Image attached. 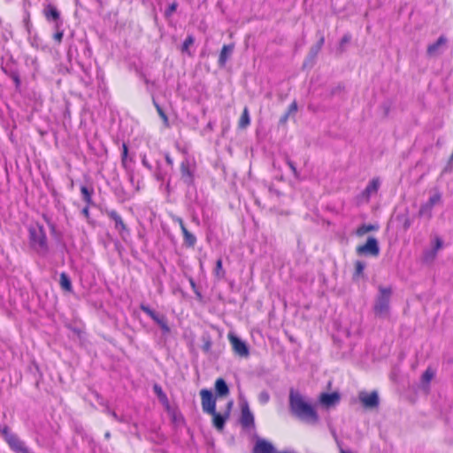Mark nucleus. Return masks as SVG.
I'll return each instance as SVG.
<instances>
[{"label":"nucleus","instance_id":"nucleus-33","mask_svg":"<svg viewBox=\"0 0 453 453\" xmlns=\"http://www.w3.org/2000/svg\"><path fill=\"white\" fill-rule=\"evenodd\" d=\"M194 43V39L192 36H188L183 42L182 51H188L189 47Z\"/></svg>","mask_w":453,"mask_h":453},{"label":"nucleus","instance_id":"nucleus-8","mask_svg":"<svg viewBox=\"0 0 453 453\" xmlns=\"http://www.w3.org/2000/svg\"><path fill=\"white\" fill-rule=\"evenodd\" d=\"M232 406H233V402H229L227 403L226 409L224 412H218V411H214V413L209 414L212 417V424L217 430H219V431L223 430L226 421L229 418L230 411L232 409Z\"/></svg>","mask_w":453,"mask_h":453},{"label":"nucleus","instance_id":"nucleus-44","mask_svg":"<svg viewBox=\"0 0 453 453\" xmlns=\"http://www.w3.org/2000/svg\"><path fill=\"white\" fill-rule=\"evenodd\" d=\"M161 118L163 119L165 124L167 126L168 125V119H167V117L165 114H164L163 116H161Z\"/></svg>","mask_w":453,"mask_h":453},{"label":"nucleus","instance_id":"nucleus-26","mask_svg":"<svg viewBox=\"0 0 453 453\" xmlns=\"http://www.w3.org/2000/svg\"><path fill=\"white\" fill-rule=\"evenodd\" d=\"M435 375L432 368H427L422 375L421 380L424 385H428Z\"/></svg>","mask_w":453,"mask_h":453},{"label":"nucleus","instance_id":"nucleus-41","mask_svg":"<svg viewBox=\"0 0 453 453\" xmlns=\"http://www.w3.org/2000/svg\"><path fill=\"white\" fill-rule=\"evenodd\" d=\"M288 165H289L290 169L292 170V172H293L294 175H295L296 177H297L298 173H297V171H296V168L295 165H294L291 161H288Z\"/></svg>","mask_w":453,"mask_h":453},{"label":"nucleus","instance_id":"nucleus-27","mask_svg":"<svg viewBox=\"0 0 453 453\" xmlns=\"http://www.w3.org/2000/svg\"><path fill=\"white\" fill-rule=\"evenodd\" d=\"M377 229V226H373V225H362L360 226L357 231H356V234L358 235V236H363L364 234H365L366 233L368 232H371V231H374Z\"/></svg>","mask_w":453,"mask_h":453},{"label":"nucleus","instance_id":"nucleus-21","mask_svg":"<svg viewBox=\"0 0 453 453\" xmlns=\"http://www.w3.org/2000/svg\"><path fill=\"white\" fill-rule=\"evenodd\" d=\"M122 165L127 170H130L133 165V159L128 157V149L125 143L122 145Z\"/></svg>","mask_w":453,"mask_h":453},{"label":"nucleus","instance_id":"nucleus-42","mask_svg":"<svg viewBox=\"0 0 453 453\" xmlns=\"http://www.w3.org/2000/svg\"><path fill=\"white\" fill-rule=\"evenodd\" d=\"M12 79H13V81H14V82H15L16 86H19V83H20V80H19V75L14 74V75L12 76Z\"/></svg>","mask_w":453,"mask_h":453},{"label":"nucleus","instance_id":"nucleus-43","mask_svg":"<svg viewBox=\"0 0 453 453\" xmlns=\"http://www.w3.org/2000/svg\"><path fill=\"white\" fill-rule=\"evenodd\" d=\"M43 219L46 220V222L48 223V225L50 226V228L52 230H54L55 228V226L54 224L50 223V219H48V217L46 215H43Z\"/></svg>","mask_w":453,"mask_h":453},{"label":"nucleus","instance_id":"nucleus-10","mask_svg":"<svg viewBox=\"0 0 453 453\" xmlns=\"http://www.w3.org/2000/svg\"><path fill=\"white\" fill-rule=\"evenodd\" d=\"M358 398L365 408L372 409L377 407L379 404V395L375 391L370 393L362 391L359 393Z\"/></svg>","mask_w":453,"mask_h":453},{"label":"nucleus","instance_id":"nucleus-20","mask_svg":"<svg viewBox=\"0 0 453 453\" xmlns=\"http://www.w3.org/2000/svg\"><path fill=\"white\" fill-rule=\"evenodd\" d=\"M215 389L220 396L226 395L229 393L228 387L223 379H218L215 382Z\"/></svg>","mask_w":453,"mask_h":453},{"label":"nucleus","instance_id":"nucleus-32","mask_svg":"<svg viewBox=\"0 0 453 453\" xmlns=\"http://www.w3.org/2000/svg\"><path fill=\"white\" fill-rule=\"evenodd\" d=\"M215 274L219 278L223 277L224 275L221 259H219L216 263Z\"/></svg>","mask_w":453,"mask_h":453},{"label":"nucleus","instance_id":"nucleus-4","mask_svg":"<svg viewBox=\"0 0 453 453\" xmlns=\"http://www.w3.org/2000/svg\"><path fill=\"white\" fill-rule=\"evenodd\" d=\"M441 194L437 190L433 191L428 200L420 206L419 215L430 219L432 217L433 209L436 205L441 204Z\"/></svg>","mask_w":453,"mask_h":453},{"label":"nucleus","instance_id":"nucleus-45","mask_svg":"<svg viewBox=\"0 0 453 453\" xmlns=\"http://www.w3.org/2000/svg\"><path fill=\"white\" fill-rule=\"evenodd\" d=\"M349 41V37H348V36H344L342 39V42H347Z\"/></svg>","mask_w":453,"mask_h":453},{"label":"nucleus","instance_id":"nucleus-7","mask_svg":"<svg viewBox=\"0 0 453 453\" xmlns=\"http://www.w3.org/2000/svg\"><path fill=\"white\" fill-rule=\"evenodd\" d=\"M202 409L204 413H214L216 411V399L211 391L202 389L200 391Z\"/></svg>","mask_w":453,"mask_h":453},{"label":"nucleus","instance_id":"nucleus-5","mask_svg":"<svg viewBox=\"0 0 453 453\" xmlns=\"http://www.w3.org/2000/svg\"><path fill=\"white\" fill-rule=\"evenodd\" d=\"M358 255L377 257L380 254V247L378 241L374 237H369L364 245L357 247Z\"/></svg>","mask_w":453,"mask_h":453},{"label":"nucleus","instance_id":"nucleus-30","mask_svg":"<svg viewBox=\"0 0 453 453\" xmlns=\"http://www.w3.org/2000/svg\"><path fill=\"white\" fill-rule=\"evenodd\" d=\"M442 247V241L439 237H434V239L432 241V250L435 251L436 253L441 249Z\"/></svg>","mask_w":453,"mask_h":453},{"label":"nucleus","instance_id":"nucleus-13","mask_svg":"<svg viewBox=\"0 0 453 453\" xmlns=\"http://www.w3.org/2000/svg\"><path fill=\"white\" fill-rule=\"evenodd\" d=\"M6 442L15 453H24L27 449L25 443L16 434L9 435Z\"/></svg>","mask_w":453,"mask_h":453},{"label":"nucleus","instance_id":"nucleus-18","mask_svg":"<svg viewBox=\"0 0 453 453\" xmlns=\"http://www.w3.org/2000/svg\"><path fill=\"white\" fill-rule=\"evenodd\" d=\"M176 220L180 226L181 232L184 236L185 243L189 247H193L196 242V238L195 237L194 234H192L190 232L188 231V229L186 228L185 225H184V222L181 219L178 218Z\"/></svg>","mask_w":453,"mask_h":453},{"label":"nucleus","instance_id":"nucleus-48","mask_svg":"<svg viewBox=\"0 0 453 453\" xmlns=\"http://www.w3.org/2000/svg\"><path fill=\"white\" fill-rule=\"evenodd\" d=\"M143 165H147V161L145 159L142 160Z\"/></svg>","mask_w":453,"mask_h":453},{"label":"nucleus","instance_id":"nucleus-36","mask_svg":"<svg viewBox=\"0 0 453 453\" xmlns=\"http://www.w3.org/2000/svg\"><path fill=\"white\" fill-rule=\"evenodd\" d=\"M154 391L161 400H166L165 395L158 385L154 386Z\"/></svg>","mask_w":453,"mask_h":453},{"label":"nucleus","instance_id":"nucleus-35","mask_svg":"<svg viewBox=\"0 0 453 453\" xmlns=\"http://www.w3.org/2000/svg\"><path fill=\"white\" fill-rule=\"evenodd\" d=\"M269 394L265 391H263L261 392L259 395H258V401L262 403V404H265L268 401H269Z\"/></svg>","mask_w":453,"mask_h":453},{"label":"nucleus","instance_id":"nucleus-38","mask_svg":"<svg viewBox=\"0 0 453 453\" xmlns=\"http://www.w3.org/2000/svg\"><path fill=\"white\" fill-rule=\"evenodd\" d=\"M92 205L86 204L85 207L82 209L81 213L82 215L87 219V220H89V208Z\"/></svg>","mask_w":453,"mask_h":453},{"label":"nucleus","instance_id":"nucleus-3","mask_svg":"<svg viewBox=\"0 0 453 453\" xmlns=\"http://www.w3.org/2000/svg\"><path fill=\"white\" fill-rule=\"evenodd\" d=\"M392 294L390 288L380 287L379 295L374 303L375 315L380 318H385L389 314V302Z\"/></svg>","mask_w":453,"mask_h":453},{"label":"nucleus","instance_id":"nucleus-40","mask_svg":"<svg viewBox=\"0 0 453 453\" xmlns=\"http://www.w3.org/2000/svg\"><path fill=\"white\" fill-rule=\"evenodd\" d=\"M296 111H297V104L296 102H293L289 106L288 113L296 112Z\"/></svg>","mask_w":453,"mask_h":453},{"label":"nucleus","instance_id":"nucleus-39","mask_svg":"<svg viewBox=\"0 0 453 453\" xmlns=\"http://www.w3.org/2000/svg\"><path fill=\"white\" fill-rule=\"evenodd\" d=\"M176 9H177V4L176 3H173L169 6L168 10L165 12L166 15L167 16L172 15V13H173L176 11Z\"/></svg>","mask_w":453,"mask_h":453},{"label":"nucleus","instance_id":"nucleus-6","mask_svg":"<svg viewBox=\"0 0 453 453\" xmlns=\"http://www.w3.org/2000/svg\"><path fill=\"white\" fill-rule=\"evenodd\" d=\"M228 340L232 345L234 352L241 357H248L250 355V349L247 343L237 337L235 334H228Z\"/></svg>","mask_w":453,"mask_h":453},{"label":"nucleus","instance_id":"nucleus-31","mask_svg":"<svg viewBox=\"0 0 453 453\" xmlns=\"http://www.w3.org/2000/svg\"><path fill=\"white\" fill-rule=\"evenodd\" d=\"M436 255H437V253L435 251L432 250V248H431L429 250H426L424 253V260L426 262H431L435 258Z\"/></svg>","mask_w":453,"mask_h":453},{"label":"nucleus","instance_id":"nucleus-2","mask_svg":"<svg viewBox=\"0 0 453 453\" xmlns=\"http://www.w3.org/2000/svg\"><path fill=\"white\" fill-rule=\"evenodd\" d=\"M31 247L39 254L45 255L48 250L47 235L43 226L37 224L28 229Z\"/></svg>","mask_w":453,"mask_h":453},{"label":"nucleus","instance_id":"nucleus-29","mask_svg":"<svg viewBox=\"0 0 453 453\" xmlns=\"http://www.w3.org/2000/svg\"><path fill=\"white\" fill-rule=\"evenodd\" d=\"M57 32L53 35L54 41L60 44L64 36V31L60 29V24H56Z\"/></svg>","mask_w":453,"mask_h":453},{"label":"nucleus","instance_id":"nucleus-9","mask_svg":"<svg viewBox=\"0 0 453 453\" xmlns=\"http://www.w3.org/2000/svg\"><path fill=\"white\" fill-rule=\"evenodd\" d=\"M241 424L244 427H250L254 426V416L250 410L249 403L245 399L241 398Z\"/></svg>","mask_w":453,"mask_h":453},{"label":"nucleus","instance_id":"nucleus-34","mask_svg":"<svg viewBox=\"0 0 453 453\" xmlns=\"http://www.w3.org/2000/svg\"><path fill=\"white\" fill-rule=\"evenodd\" d=\"M365 267V265L361 261H357L355 264L356 275H361Z\"/></svg>","mask_w":453,"mask_h":453},{"label":"nucleus","instance_id":"nucleus-37","mask_svg":"<svg viewBox=\"0 0 453 453\" xmlns=\"http://www.w3.org/2000/svg\"><path fill=\"white\" fill-rule=\"evenodd\" d=\"M1 433H2L5 441H7V439H8L9 435H14V434H12L10 432V429H9L8 426H4L3 429L1 430Z\"/></svg>","mask_w":453,"mask_h":453},{"label":"nucleus","instance_id":"nucleus-11","mask_svg":"<svg viewBox=\"0 0 453 453\" xmlns=\"http://www.w3.org/2000/svg\"><path fill=\"white\" fill-rule=\"evenodd\" d=\"M181 179L187 184H191L194 179L195 165L188 159L180 165Z\"/></svg>","mask_w":453,"mask_h":453},{"label":"nucleus","instance_id":"nucleus-12","mask_svg":"<svg viewBox=\"0 0 453 453\" xmlns=\"http://www.w3.org/2000/svg\"><path fill=\"white\" fill-rule=\"evenodd\" d=\"M141 309L147 313L160 327L161 329L168 333L170 331V328L166 323V320L164 317L158 316L154 311H152L150 307L142 305Z\"/></svg>","mask_w":453,"mask_h":453},{"label":"nucleus","instance_id":"nucleus-24","mask_svg":"<svg viewBox=\"0 0 453 453\" xmlns=\"http://www.w3.org/2000/svg\"><path fill=\"white\" fill-rule=\"evenodd\" d=\"M446 39L441 36L434 43L431 44L427 48V52L431 55L437 53L441 47L444 46Z\"/></svg>","mask_w":453,"mask_h":453},{"label":"nucleus","instance_id":"nucleus-1","mask_svg":"<svg viewBox=\"0 0 453 453\" xmlns=\"http://www.w3.org/2000/svg\"><path fill=\"white\" fill-rule=\"evenodd\" d=\"M291 411L304 422L315 424L318 414L311 402L297 391L291 390L289 395Z\"/></svg>","mask_w":453,"mask_h":453},{"label":"nucleus","instance_id":"nucleus-47","mask_svg":"<svg viewBox=\"0 0 453 453\" xmlns=\"http://www.w3.org/2000/svg\"><path fill=\"white\" fill-rule=\"evenodd\" d=\"M166 160H167V162H168V163H170V164L172 163V161H171V159L169 158V157H166Z\"/></svg>","mask_w":453,"mask_h":453},{"label":"nucleus","instance_id":"nucleus-17","mask_svg":"<svg viewBox=\"0 0 453 453\" xmlns=\"http://www.w3.org/2000/svg\"><path fill=\"white\" fill-rule=\"evenodd\" d=\"M43 15L47 20H53L56 24H59L60 13L54 5L48 4L43 10Z\"/></svg>","mask_w":453,"mask_h":453},{"label":"nucleus","instance_id":"nucleus-46","mask_svg":"<svg viewBox=\"0 0 453 453\" xmlns=\"http://www.w3.org/2000/svg\"><path fill=\"white\" fill-rule=\"evenodd\" d=\"M157 111H158V113H159V115H160V116H163V115L165 114V113L163 112V111H162L161 109H159L158 107H157Z\"/></svg>","mask_w":453,"mask_h":453},{"label":"nucleus","instance_id":"nucleus-25","mask_svg":"<svg viewBox=\"0 0 453 453\" xmlns=\"http://www.w3.org/2000/svg\"><path fill=\"white\" fill-rule=\"evenodd\" d=\"M250 115H249V111L247 108H244L243 112L239 120V127L241 128H245L250 125Z\"/></svg>","mask_w":453,"mask_h":453},{"label":"nucleus","instance_id":"nucleus-14","mask_svg":"<svg viewBox=\"0 0 453 453\" xmlns=\"http://www.w3.org/2000/svg\"><path fill=\"white\" fill-rule=\"evenodd\" d=\"M340 401V395L336 392H334V393H324V394H321L320 396H319V402L320 403L326 407V408H329V407H333L334 405H336Z\"/></svg>","mask_w":453,"mask_h":453},{"label":"nucleus","instance_id":"nucleus-23","mask_svg":"<svg viewBox=\"0 0 453 453\" xmlns=\"http://www.w3.org/2000/svg\"><path fill=\"white\" fill-rule=\"evenodd\" d=\"M233 49H234L233 45H224L223 46L221 52H220V56H219V64L221 65H225L228 57L233 52Z\"/></svg>","mask_w":453,"mask_h":453},{"label":"nucleus","instance_id":"nucleus-19","mask_svg":"<svg viewBox=\"0 0 453 453\" xmlns=\"http://www.w3.org/2000/svg\"><path fill=\"white\" fill-rule=\"evenodd\" d=\"M93 193H94L93 188H88L87 186H84V185L81 187V197L86 204L95 205L93 199H92Z\"/></svg>","mask_w":453,"mask_h":453},{"label":"nucleus","instance_id":"nucleus-28","mask_svg":"<svg viewBox=\"0 0 453 453\" xmlns=\"http://www.w3.org/2000/svg\"><path fill=\"white\" fill-rule=\"evenodd\" d=\"M114 222H115V229L119 230L120 234H122L123 238L125 239L127 235V230L126 229V226L124 225L122 220L119 219L116 216H115Z\"/></svg>","mask_w":453,"mask_h":453},{"label":"nucleus","instance_id":"nucleus-22","mask_svg":"<svg viewBox=\"0 0 453 453\" xmlns=\"http://www.w3.org/2000/svg\"><path fill=\"white\" fill-rule=\"evenodd\" d=\"M59 284L61 288L66 292H71L73 289L71 280L65 273H60Z\"/></svg>","mask_w":453,"mask_h":453},{"label":"nucleus","instance_id":"nucleus-15","mask_svg":"<svg viewBox=\"0 0 453 453\" xmlns=\"http://www.w3.org/2000/svg\"><path fill=\"white\" fill-rule=\"evenodd\" d=\"M380 188V180L378 179L372 180L365 189L362 193V198L368 202L370 197L375 195Z\"/></svg>","mask_w":453,"mask_h":453},{"label":"nucleus","instance_id":"nucleus-16","mask_svg":"<svg viewBox=\"0 0 453 453\" xmlns=\"http://www.w3.org/2000/svg\"><path fill=\"white\" fill-rule=\"evenodd\" d=\"M253 453H279L276 452L272 443L265 440H257Z\"/></svg>","mask_w":453,"mask_h":453}]
</instances>
